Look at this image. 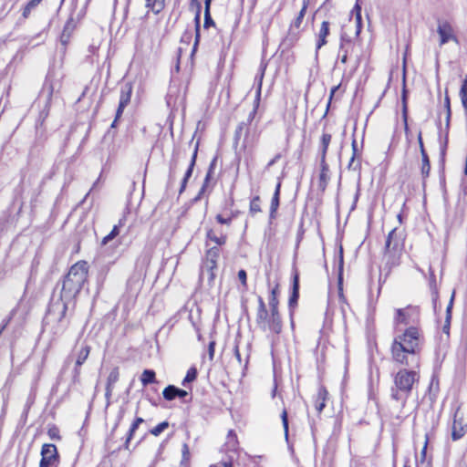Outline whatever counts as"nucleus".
I'll list each match as a JSON object with an SVG mask.
<instances>
[{
	"label": "nucleus",
	"instance_id": "obj_6",
	"mask_svg": "<svg viewBox=\"0 0 467 467\" xmlns=\"http://www.w3.org/2000/svg\"><path fill=\"white\" fill-rule=\"evenodd\" d=\"M394 328L408 327L410 326H421V308L418 305L408 304L393 311Z\"/></svg>",
	"mask_w": 467,
	"mask_h": 467
},
{
	"label": "nucleus",
	"instance_id": "obj_55",
	"mask_svg": "<svg viewBox=\"0 0 467 467\" xmlns=\"http://www.w3.org/2000/svg\"><path fill=\"white\" fill-rule=\"evenodd\" d=\"M282 155L280 153H277L274 156V158H272L268 163H267V167H271L273 166L274 164H275L280 159H281Z\"/></svg>",
	"mask_w": 467,
	"mask_h": 467
},
{
	"label": "nucleus",
	"instance_id": "obj_54",
	"mask_svg": "<svg viewBox=\"0 0 467 467\" xmlns=\"http://www.w3.org/2000/svg\"><path fill=\"white\" fill-rule=\"evenodd\" d=\"M209 467H233V463L231 462H220Z\"/></svg>",
	"mask_w": 467,
	"mask_h": 467
},
{
	"label": "nucleus",
	"instance_id": "obj_41",
	"mask_svg": "<svg viewBox=\"0 0 467 467\" xmlns=\"http://www.w3.org/2000/svg\"><path fill=\"white\" fill-rule=\"evenodd\" d=\"M47 435L51 440L56 441H60L62 440L59 428L55 424H52L48 427Z\"/></svg>",
	"mask_w": 467,
	"mask_h": 467
},
{
	"label": "nucleus",
	"instance_id": "obj_29",
	"mask_svg": "<svg viewBox=\"0 0 467 467\" xmlns=\"http://www.w3.org/2000/svg\"><path fill=\"white\" fill-rule=\"evenodd\" d=\"M127 221V216L123 215L121 218H119L118 224L114 225L111 231L102 238L101 244L106 245L110 241H112L114 238H116L119 234V228L124 226Z\"/></svg>",
	"mask_w": 467,
	"mask_h": 467
},
{
	"label": "nucleus",
	"instance_id": "obj_10",
	"mask_svg": "<svg viewBox=\"0 0 467 467\" xmlns=\"http://www.w3.org/2000/svg\"><path fill=\"white\" fill-rule=\"evenodd\" d=\"M260 99H261V90L259 88L257 91V94H256V98L254 99V109L250 112L247 121L240 122L235 128V130L234 133V142L235 144H237L240 141V140L242 139L243 136L245 138L248 137V135L250 133V124L257 113V110H258V108L260 105Z\"/></svg>",
	"mask_w": 467,
	"mask_h": 467
},
{
	"label": "nucleus",
	"instance_id": "obj_53",
	"mask_svg": "<svg viewBox=\"0 0 467 467\" xmlns=\"http://www.w3.org/2000/svg\"><path fill=\"white\" fill-rule=\"evenodd\" d=\"M342 52V55L340 57V62L342 64H347L348 60V57L351 53H349V49L348 48H346L345 51H341Z\"/></svg>",
	"mask_w": 467,
	"mask_h": 467
},
{
	"label": "nucleus",
	"instance_id": "obj_34",
	"mask_svg": "<svg viewBox=\"0 0 467 467\" xmlns=\"http://www.w3.org/2000/svg\"><path fill=\"white\" fill-rule=\"evenodd\" d=\"M43 0H29L26 2V4L22 8V17L24 19H27L30 16L32 11L36 8Z\"/></svg>",
	"mask_w": 467,
	"mask_h": 467
},
{
	"label": "nucleus",
	"instance_id": "obj_14",
	"mask_svg": "<svg viewBox=\"0 0 467 467\" xmlns=\"http://www.w3.org/2000/svg\"><path fill=\"white\" fill-rule=\"evenodd\" d=\"M300 275L296 266H294L292 269V287L290 291V295L288 297V309L290 315L293 316L296 308L298 306L299 300V288H300Z\"/></svg>",
	"mask_w": 467,
	"mask_h": 467
},
{
	"label": "nucleus",
	"instance_id": "obj_57",
	"mask_svg": "<svg viewBox=\"0 0 467 467\" xmlns=\"http://www.w3.org/2000/svg\"><path fill=\"white\" fill-rule=\"evenodd\" d=\"M234 356L235 358H237V360L241 363L242 361V356H241V353H240V350H239V347L238 345H236L234 348Z\"/></svg>",
	"mask_w": 467,
	"mask_h": 467
},
{
	"label": "nucleus",
	"instance_id": "obj_2",
	"mask_svg": "<svg viewBox=\"0 0 467 467\" xmlns=\"http://www.w3.org/2000/svg\"><path fill=\"white\" fill-rule=\"evenodd\" d=\"M400 367L392 375V384L389 389L390 400L400 406V414L397 419L402 421L406 416L403 410L406 408L414 390H417L420 381V363H415L412 368Z\"/></svg>",
	"mask_w": 467,
	"mask_h": 467
},
{
	"label": "nucleus",
	"instance_id": "obj_11",
	"mask_svg": "<svg viewBox=\"0 0 467 467\" xmlns=\"http://www.w3.org/2000/svg\"><path fill=\"white\" fill-rule=\"evenodd\" d=\"M310 5V0H302V6L296 16L290 21L287 36L298 39L303 31V22L306 10Z\"/></svg>",
	"mask_w": 467,
	"mask_h": 467
},
{
	"label": "nucleus",
	"instance_id": "obj_30",
	"mask_svg": "<svg viewBox=\"0 0 467 467\" xmlns=\"http://www.w3.org/2000/svg\"><path fill=\"white\" fill-rule=\"evenodd\" d=\"M145 7L149 11H151L155 15L160 14L165 8V1L166 0H144Z\"/></svg>",
	"mask_w": 467,
	"mask_h": 467
},
{
	"label": "nucleus",
	"instance_id": "obj_8",
	"mask_svg": "<svg viewBox=\"0 0 467 467\" xmlns=\"http://www.w3.org/2000/svg\"><path fill=\"white\" fill-rule=\"evenodd\" d=\"M222 246L214 245L207 248L202 262L201 273L206 272L208 275V284L213 285L216 278V270L218 268V260L221 255Z\"/></svg>",
	"mask_w": 467,
	"mask_h": 467
},
{
	"label": "nucleus",
	"instance_id": "obj_7",
	"mask_svg": "<svg viewBox=\"0 0 467 467\" xmlns=\"http://www.w3.org/2000/svg\"><path fill=\"white\" fill-rule=\"evenodd\" d=\"M240 214L241 211L235 206L234 196L233 193H230L220 202L218 213L215 214L214 219L218 224L230 227Z\"/></svg>",
	"mask_w": 467,
	"mask_h": 467
},
{
	"label": "nucleus",
	"instance_id": "obj_24",
	"mask_svg": "<svg viewBox=\"0 0 467 467\" xmlns=\"http://www.w3.org/2000/svg\"><path fill=\"white\" fill-rule=\"evenodd\" d=\"M401 101H402V120L404 126V132L407 139L408 143L410 142V130L408 123V101H407V89L405 84V78L403 79V88L401 94Z\"/></svg>",
	"mask_w": 467,
	"mask_h": 467
},
{
	"label": "nucleus",
	"instance_id": "obj_36",
	"mask_svg": "<svg viewBox=\"0 0 467 467\" xmlns=\"http://www.w3.org/2000/svg\"><path fill=\"white\" fill-rule=\"evenodd\" d=\"M139 425L136 424L134 421L130 426V429L126 434L125 441L123 443V449L126 451H130V441L133 439L136 431L139 429Z\"/></svg>",
	"mask_w": 467,
	"mask_h": 467
},
{
	"label": "nucleus",
	"instance_id": "obj_26",
	"mask_svg": "<svg viewBox=\"0 0 467 467\" xmlns=\"http://www.w3.org/2000/svg\"><path fill=\"white\" fill-rule=\"evenodd\" d=\"M198 149H199V142L197 141L195 146H194L193 152H192V155L191 161H190V164L188 166V169L186 170V171L184 173V176H183V178L182 180L181 188H180V193L184 192V190L186 189L187 183H188L190 178L192 177V171H193V168H194L195 163H196Z\"/></svg>",
	"mask_w": 467,
	"mask_h": 467
},
{
	"label": "nucleus",
	"instance_id": "obj_60",
	"mask_svg": "<svg viewBox=\"0 0 467 467\" xmlns=\"http://www.w3.org/2000/svg\"><path fill=\"white\" fill-rule=\"evenodd\" d=\"M438 298H439V293H438V290L436 289V287H434V289L432 291V301H433L434 305L436 304Z\"/></svg>",
	"mask_w": 467,
	"mask_h": 467
},
{
	"label": "nucleus",
	"instance_id": "obj_18",
	"mask_svg": "<svg viewBox=\"0 0 467 467\" xmlns=\"http://www.w3.org/2000/svg\"><path fill=\"white\" fill-rule=\"evenodd\" d=\"M330 181V170L327 159H319V172L317 176V189L322 193L326 192Z\"/></svg>",
	"mask_w": 467,
	"mask_h": 467
},
{
	"label": "nucleus",
	"instance_id": "obj_47",
	"mask_svg": "<svg viewBox=\"0 0 467 467\" xmlns=\"http://www.w3.org/2000/svg\"><path fill=\"white\" fill-rule=\"evenodd\" d=\"M444 107L446 109V120L447 123H449L451 116V99L448 94L445 95L444 98Z\"/></svg>",
	"mask_w": 467,
	"mask_h": 467
},
{
	"label": "nucleus",
	"instance_id": "obj_61",
	"mask_svg": "<svg viewBox=\"0 0 467 467\" xmlns=\"http://www.w3.org/2000/svg\"><path fill=\"white\" fill-rule=\"evenodd\" d=\"M450 324H451V320L448 322L445 320V324L443 326V332L446 333L447 335H449V332H450Z\"/></svg>",
	"mask_w": 467,
	"mask_h": 467
},
{
	"label": "nucleus",
	"instance_id": "obj_22",
	"mask_svg": "<svg viewBox=\"0 0 467 467\" xmlns=\"http://www.w3.org/2000/svg\"><path fill=\"white\" fill-rule=\"evenodd\" d=\"M281 187H282V180L278 179V182L275 185L273 196L270 202L269 208V219L275 220L277 217L278 209L280 206V198H281Z\"/></svg>",
	"mask_w": 467,
	"mask_h": 467
},
{
	"label": "nucleus",
	"instance_id": "obj_33",
	"mask_svg": "<svg viewBox=\"0 0 467 467\" xmlns=\"http://www.w3.org/2000/svg\"><path fill=\"white\" fill-rule=\"evenodd\" d=\"M140 379L143 387L157 383L156 373L153 369H144L140 375Z\"/></svg>",
	"mask_w": 467,
	"mask_h": 467
},
{
	"label": "nucleus",
	"instance_id": "obj_31",
	"mask_svg": "<svg viewBox=\"0 0 467 467\" xmlns=\"http://www.w3.org/2000/svg\"><path fill=\"white\" fill-rule=\"evenodd\" d=\"M421 155V166H420V174L422 178L423 184H425L426 180L430 176L431 172V161L427 152L420 153Z\"/></svg>",
	"mask_w": 467,
	"mask_h": 467
},
{
	"label": "nucleus",
	"instance_id": "obj_23",
	"mask_svg": "<svg viewBox=\"0 0 467 467\" xmlns=\"http://www.w3.org/2000/svg\"><path fill=\"white\" fill-rule=\"evenodd\" d=\"M352 154L350 160L348 163V169L349 171H358L360 172L362 164H361V153L358 148V142L354 139L351 142Z\"/></svg>",
	"mask_w": 467,
	"mask_h": 467
},
{
	"label": "nucleus",
	"instance_id": "obj_5",
	"mask_svg": "<svg viewBox=\"0 0 467 467\" xmlns=\"http://www.w3.org/2000/svg\"><path fill=\"white\" fill-rule=\"evenodd\" d=\"M404 250V241L398 235V228H393L387 235L383 254L389 270L400 264Z\"/></svg>",
	"mask_w": 467,
	"mask_h": 467
},
{
	"label": "nucleus",
	"instance_id": "obj_28",
	"mask_svg": "<svg viewBox=\"0 0 467 467\" xmlns=\"http://www.w3.org/2000/svg\"><path fill=\"white\" fill-rule=\"evenodd\" d=\"M91 351V347L88 344L83 345L77 352L75 361V371L79 373L80 367L86 362Z\"/></svg>",
	"mask_w": 467,
	"mask_h": 467
},
{
	"label": "nucleus",
	"instance_id": "obj_45",
	"mask_svg": "<svg viewBox=\"0 0 467 467\" xmlns=\"http://www.w3.org/2000/svg\"><path fill=\"white\" fill-rule=\"evenodd\" d=\"M211 26H215V22L213 21L211 10H204V21H203V27L205 29H208Z\"/></svg>",
	"mask_w": 467,
	"mask_h": 467
},
{
	"label": "nucleus",
	"instance_id": "obj_3",
	"mask_svg": "<svg viewBox=\"0 0 467 467\" xmlns=\"http://www.w3.org/2000/svg\"><path fill=\"white\" fill-rule=\"evenodd\" d=\"M280 283L277 280L270 288L268 298V308L265 300L259 296L257 299V309L255 324L264 333L278 337L283 330V320L279 310Z\"/></svg>",
	"mask_w": 467,
	"mask_h": 467
},
{
	"label": "nucleus",
	"instance_id": "obj_12",
	"mask_svg": "<svg viewBox=\"0 0 467 467\" xmlns=\"http://www.w3.org/2000/svg\"><path fill=\"white\" fill-rule=\"evenodd\" d=\"M133 91V86L131 82L125 83L119 91V101L116 110L114 120L112 121L110 128L114 129L117 127L119 119L121 118L125 108L130 104L131 100Z\"/></svg>",
	"mask_w": 467,
	"mask_h": 467
},
{
	"label": "nucleus",
	"instance_id": "obj_15",
	"mask_svg": "<svg viewBox=\"0 0 467 467\" xmlns=\"http://www.w3.org/2000/svg\"><path fill=\"white\" fill-rule=\"evenodd\" d=\"M78 22L79 18L74 17L73 15H70L67 17L59 36V41L65 48H67V47L68 46L72 38V36L78 27Z\"/></svg>",
	"mask_w": 467,
	"mask_h": 467
},
{
	"label": "nucleus",
	"instance_id": "obj_63",
	"mask_svg": "<svg viewBox=\"0 0 467 467\" xmlns=\"http://www.w3.org/2000/svg\"><path fill=\"white\" fill-rule=\"evenodd\" d=\"M133 421L140 426L144 422V420L141 417H136Z\"/></svg>",
	"mask_w": 467,
	"mask_h": 467
},
{
	"label": "nucleus",
	"instance_id": "obj_27",
	"mask_svg": "<svg viewBox=\"0 0 467 467\" xmlns=\"http://www.w3.org/2000/svg\"><path fill=\"white\" fill-rule=\"evenodd\" d=\"M332 141V134L323 130L319 138V159H327L328 148Z\"/></svg>",
	"mask_w": 467,
	"mask_h": 467
},
{
	"label": "nucleus",
	"instance_id": "obj_39",
	"mask_svg": "<svg viewBox=\"0 0 467 467\" xmlns=\"http://www.w3.org/2000/svg\"><path fill=\"white\" fill-rule=\"evenodd\" d=\"M170 426V423L167 420L161 421L158 423L156 426L151 428L149 431V433L154 437L160 436L165 430H167Z\"/></svg>",
	"mask_w": 467,
	"mask_h": 467
},
{
	"label": "nucleus",
	"instance_id": "obj_43",
	"mask_svg": "<svg viewBox=\"0 0 467 467\" xmlns=\"http://www.w3.org/2000/svg\"><path fill=\"white\" fill-rule=\"evenodd\" d=\"M353 12L356 15V22H357V29H356V36H358L361 27H362V18H361V7L358 4H356Z\"/></svg>",
	"mask_w": 467,
	"mask_h": 467
},
{
	"label": "nucleus",
	"instance_id": "obj_62",
	"mask_svg": "<svg viewBox=\"0 0 467 467\" xmlns=\"http://www.w3.org/2000/svg\"><path fill=\"white\" fill-rule=\"evenodd\" d=\"M213 0H204V10H211V4Z\"/></svg>",
	"mask_w": 467,
	"mask_h": 467
},
{
	"label": "nucleus",
	"instance_id": "obj_25",
	"mask_svg": "<svg viewBox=\"0 0 467 467\" xmlns=\"http://www.w3.org/2000/svg\"><path fill=\"white\" fill-rule=\"evenodd\" d=\"M119 380V367H114L110 372L109 373V376L107 378L106 381V387H105V397L109 400L113 394V390L115 389L116 383Z\"/></svg>",
	"mask_w": 467,
	"mask_h": 467
},
{
	"label": "nucleus",
	"instance_id": "obj_50",
	"mask_svg": "<svg viewBox=\"0 0 467 467\" xmlns=\"http://www.w3.org/2000/svg\"><path fill=\"white\" fill-rule=\"evenodd\" d=\"M417 140H418V144H419V148H420V153L427 152V150H426V149L424 147V142H423V138H422V131L420 130L418 132Z\"/></svg>",
	"mask_w": 467,
	"mask_h": 467
},
{
	"label": "nucleus",
	"instance_id": "obj_37",
	"mask_svg": "<svg viewBox=\"0 0 467 467\" xmlns=\"http://www.w3.org/2000/svg\"><path fill=\"white\" fill-rule=\"evenodd\" d=\"M460 98L464 109L465 116L467 117V74L464 76L461 88Z\"/></svg>",
	"mask_w": 467,
	"mask_h": 467
},
{
	"label": "nucleus",
	"instance_id": "obj_46",
	"mask_svg": "<svg viewBox=\"0 0 467 467\" xmlns=\"http://www.w3.org/2000/svg\"><path fill=\"white\" fill-rule=\"evenodd\" d=\"M238 279L242 284V286L244 289H247L248 284H247V273L244 269H240L238 271Z\"/></svg>",
	"mask_w": 467,
	"mask_h": 467
},
{
	"label": "nucleus",
	"instance_id": "obj_52",
	"mask_svg": "<svg viewBox=\"0 0 467 467\" xmlns=\"http://www.w3.org/2000/svg\"><path fill=\"white\" fill-rule=\"evenodd\" d=\"M429 441H430V438H429V435H426L425 436V441H424V445H423V448L420 451V456H421V460L424 461L426 459V452H427V447H428V444H429Z\"/></svg>",
	"mask_w": 467,
	"mask_h": 467
},
{
	"label": "nucleus",
	"instance_id": "obj_48",
	"mask_svg": "<svg viewBox=\"0 0 467 467\" xmlns=\"http://www.w3.org/2000/svg\"><path fill=\"white\" fill-rule=\"evenodd\" d=\"M281 420H282L285 434V436H287V434H288V414H287V410L285 409H284L281 413Z\"/></svg>",
	"mask_w": 467,
	"mask_h": 467
},
{
	"label": "nucleus",
	"instance_id": "obj_44",
	"mask_svg": "<svg viewBox=\"0 0 467 467\" xmlns=\"http://www.w3.org/2000/svg\"><path fill=\"white\" fill-rule=\"evenodd\" d=\"M200 11H201V5L198 4V10L195 16V41H194V47L197 46L200 40Z\"/></svg>",
	"mask_w": 467,
	"mask_h": 467
},
{
	"label": "nucleus",
	"instance_id": "obj_38",
	"mask_svg": "<svg viewBox=\"0 0 467 467\" xmlns=\"http://www.w3.org/2000/svg\"><path fill=\"white\" fill-rule=\"evenodd\" d=\"M177 387L174 385H168L162 390V397L167 401H171L177 398Z\"/></svg>",
	"mask_w": 467,
	"mask_h": 467
},
{
	"label": "nucleus",
	"instance_id": "obj_35",
	"mask_svg": "<svg viewBox=\"0 0 467 467\" xmlns=\"http://www.w3.org/2000/svg\"><path fill=\"white\" fill-rule=\"evenodd\" d=\"M262 213L261 197L259 195L254 196L249 202V213L254 216Z\"/></svg>",
	"mask_w": 467,
	"mask_h": 467
},
{
	"label": "nucleus",
	"instance_id": "obj_32",
	"mask_svg": "<svg viewBox=\"0 0 467 467\" xmlns=\"http://www.w3.org/2000/svg\"><path fill=\"white\" fill-rule=\"evenodd\" d=\"M214 173V162L211 163V165L208 168V171L206 172L205 178L203 180L202 185L196 196V199L199 200L202 198V195L205 193L207 189L209 188L210 182L213 178V175Z\"/></svg>",
	"mask_w": 467,
	"mask_h": 467
},
{
	"label": "nucleus",
	"instance_id": "obj_42",
	"mask_svg": "<svg viewBox=\"0 0 467 467\" xmlns=\"http://www.w3.org/2000/svg\"><path fill=\"white\" fill-rule=\"evenodd\" d=\"M356 45V41L351 38H347L345 36H341L339 49L340 51H345L346 48L349 49V53L353 52V48Z\"/></svg>",
	"mask_w": 467,
	"mask_h": 467
},
{
	"label": "nucleus",
	"instance_id": "obj_21",
	"mask_svg": "<svg viewBox=\"0 0 467 467\" xmlns=\"http://www.w3.org/2000/svg\"><path fill=\"white\" fill-rule=\"evenodd\" d=\"M328 400L329 392L327 389L324 385H320L314 398V406L318 416L323 412Z\"/></svg>",
	"mask_w": 467,
	"mask_h": 467
},
{
	"label": "nucleus",
	"instance_id": "obj_13",
	"mask_svg": "<svg viewBox=\"0 0 467 467\" xmlns=\"http://www.w3.org/2000/svg\"><path fill=\"white\" fill-rule=\"evenodd\" d=\"M467 434V423L464 420L463 415L461 413V408L458 407L452 417L451 426V438L452 441H457L462 439Z\"/></svg>",
	"mask_w": 467,
	"mask_h": 467
},
{
	"label": "nucleus",
	"instance_id": "obj_40",
	"mask_svg": "<svg viewBox=\"0 0 467 467\" xmlns=\"http://www.w3.org/2000/svg\"><path fill=\"white\" fill-rule=\"evenodd\" d=\"M197 376H198V370L195 367H191L187 372H186V375L184 377V379H182V386H186L188 383H192L193 382L194 380H196L197 379Z\"/></svg>",
	"mask_w": 467,
	"mask_h": 467
},
{
	"label": "nucleus",
	"instance_id": "obj_17",
	"mask_svg": "<svg viewBox=\"0 0 467 467\" xmlns=\"http://www.w3.org/2000/svg\"><path fill=\"white\" fill-rule=\"evenodd\" d=\"M437 32L440 35V45L442 46L449 41L459 43L458 37L454 34L452 26L448 21L439 23Z\"/></svg>",
	"mask_w": 467,
	"mask_h": 467
},
{
	"label": "nucleus",
	"instance_id": "obj_1",
	"mask_svg": "<svg viewBox=\"0 0 467 467\" xmlns=\"http://www.w3.org/2000/svg\"><path fill=\"white\" fill-rule=\"evenodd\" d=\"M425 337L421 326H410L394 336L389 354L392 362L399 366H409L410 358L415 363H420V355Z\"/></svg>",
	"mask_w": 467,
	"mask_h": 467
},
{
	"label": "nucleus",
	"instance_id": "obj_20",
	"mask_svg": "<svg viewBox=\"0 0 467 467\" xmlns=\"http://www.w3.org/2000/svg\"><path fill=\"white\" fill-rule=\"evenodd\" d=\"M330 22L323 21L320 24L318 31L315 34L317 54L318 53L320 48H322L328 43L327 37L330 36Z\"/></svg>",
	"mask_w": 467,
	"mask_h": 467
},
{
	"label": "nucleus",
	"instance_id": "obj_16",
	"mask_svg": "<svg viewBox=\"0 0 467 467\" xmlns=\"http://www.w3.org/2000/svg\"><path fill=\"white\" fill-rule=\"evenodd\" d=\"M208 242L213 243L218 246H224L228 242V234L219 227H207L205 232L206 246Z\"/></svg>",
	"mask_w": 467,
	"mask_h": 467
},
{
	"label": "nucleus",
	"instance_id": "obj_64",
	"mask_svg": "<svg viewBox=\"0 0 467 467\" xmlns=\"http://www.w3.org/2000/svg\"><path fill=\"white\" fill-rule=\"evenodd\" d=\"M67 309V305H65V306H64L63 312H62V315H61V318H62V317H64L66 316Z\"/></svg>",
	"mask_w": 467,
	"mask_h": 467
},
{
	"label": "nucleus",
	"instance_id": "obj_4",
	"mask_svg": "<svg viewBox=\"0 0 467 467\" xmlns=\"http://www.w3.org/2000/svg\"><path fill=\"white\" fill-rule=\"evenodd\" d=\"M88 274L89 265L86 260H79L73 264L63 277L61 298H76L88 282Z\"/></svg>",
	"mask_w": 467,
	"mask_h": 467
},
{
	"label": "nucleus",
	"instance_id": "obj_51",
	"mask_svg": "<svg viewBox=\"0 0 467 467\" xmlns=\"http://www.w3.org/2000/svg\"><path fill=\"white\" fill-rule=\"evenodd\" d=\"M453 299H454V293L452 294L450 303L446 309V321H448V322L451 318V308H452V305H453Z\"/></svg>",
	"mask_w": 467,
	"mask_h": 467
},
{
	"label": "nucleus",
	"instance_id": "obj_49",
	"mask_svg": "<svg viewBox=\"0 0 467 467\" xmlns=\"http://www.w3.org/2000/svg\"><path fill=\"white\" fill-rule=\"evenodd\" d=\"M215 346H216L215 340H212V341L209 342V345H208V356H209V360L210 361H213V358H214Z\"/></svg>",
	"mask_w": 467,
	"mask_h": 467
},
{
	"label": "nucleus",
	"instance_id": "obj_58",
	"mask_svg": "<svg viewBox=\"0 0 467 467\" xmlns=\"http://www.w3.org/2000/svg\"><path fill=\"white\" fill-rule=\"evenodd\" d=\"M181 57H182V48H178V51H177V63H176V66H175V68H176L177 72L180 70V59H181Z\"/></svg>",
	"mask_w": 467,
	"mask_h": 467
},
{
	"label": "nucleus",
	"instance_id": "obj_56",
	"mask_svg": "<svg viewBox=\"0 0 467 467\" xmlns=\"http://www.w3.org/2000/svg\"><path fill=\"white\" fill-rule=\"evenodd\" d=\"M188 396V392L182 389H177V398L183 399Z\"/></svg>",
	"mask_w": 467,
	"mask_h": 467
},
{
	"label": "nucleus",
	"instance_id": "obj_59",
	"mask_svg": "<svg viewBox=\"0 0 467 467\" xmlns=\"http://www.w3.org/2000/svg\"><path fill=\"white\" fill-rule=\"evenodd\" d=\"M340 87V84L337 85V86H334L331 90H330V95H329V102L332 100L335 93L337 92V90Z\"/></svg>",
	"mask_w": 467,
	"mask_h": 467
},
{
	"label": "nucleus",
	"instance_id": "obj_19",
	"mask_svg": "<svg viewBox=\"0 0 467 467\" xmlns=\"http://www.w3.org/2000/svg\"><path fill=\"white\" fill-rule=\"evenodd\" d=\"M161 20L157 19L155 23L147 28V37L151 47H160L165 36L164 31L161 27Z\"/></svg>",
	"mask_w": 467,
	"mask_h": 467
},
{
	"label": "nucleus",
	"instance_id": "obj_9",
	"mask_svg": "<svg viewBox=\"0 0 467 467\" xmlns=\"http://www.w3.org/2000/svg\"><path fill=\"white\" fill-rule=\"evenodd\" d=\"M40 456L38 467H58L60 464V454L53 443H44L41 446Z\"/></svg>",
	"mask_w": 467,
	"mask_h": 467
}]
</instances>
